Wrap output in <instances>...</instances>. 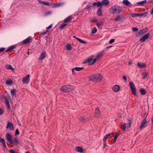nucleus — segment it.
Here are the masks:
<instances>
[{
  "label": "nucleus",
  "mask_w": 153,
  "mask_h": 153,
  "mask_svg": "<svg viewBox=\"0 0 153 153\" xmlns=\"http://www.w3.org/2000/svg\"><path fill=\"white\" fill-rule=\"evenodd\" d=\"M13 143H17L18 142V140L16 138H15L13 140Z\"/></svg>",
  "instance_id": "43"
},
{
  "label": "nucleus",
  "mask_w": 153,
  "mask_h": 153,
  "mask_svg": "<svg viewBox=\"0 0 153 153\" xmlns=\"http://www.w3.org/2000/svg\"><path fill=\"white\" fill-rule=\"evenodd\" d=\"M93 5L94 6H97L98 7L102 6L101 3V2L100 1L93 3Z\"/></svg>",
  "instance_id": "20"
},
{
  "label": "nucleus",
  "mask_w": 153,
  "mask_h": 153,
  "mask_svg": "<svg viewBox=\"0 0 153 153\" xmlns=\"http://www.w3.org/2000/svg\"><path fill=\"white\" fill-rule=\"evenodd\" d=\"M97 15L99 16H100L102 15V11L101 9L100 8L97 11Z\"/></svg>",
  "instance_id": "32"
},
{
  "label": "nucleus",
  "mask_w": 153,
  "mask_h": 153,
  "mask_svg": "<svg viewBox=\"0 0 153 153\" xmlns=\"http://www.w3.org/2000/svg\"><path fill=\"white\" fill-rule=\"evenodd\" d=\"M52 24H51V25H50L49 26H48V27H46V29H50V28H52Z\"/></svg>",
  "instance_id": "52"
},
{
  "label": "nucleus",
  "mask_w": 153,
  "mask_h": 153,
  "mask_svg": "<svg viewBox=\"0 0 153 153\" xmlns=\"http://www.w3.org/2000/svg\"><path fill=\"white\" fill-rule=\"evenodd\" d=\"M5 104L7 107L9 108L10 107L9 101L7 100V101H5Z\"/></svg>",
  "instance_id": "39"
},
{
  "label": "nucleus",
  "mask_w": 153,
  "mask_h": 153,
  "mask_svg": "<svg viewBox=\"0 0 153 153\" xmlns=\"http://www.w3.org/2000/svg\"><path fill=\"white\" fill-rule=\"evenodd\" d=\"M84 69V68L83 67H76L74 68H72V71L73 74L74 73V70L77 71H80L83 69Z\"/></svg>",
  "instance_id": "17"
},
{
  "label": "nucleus",
  "mask_w": 153,
  "mask_h": 153,
  "mask_svg": "<svg viewBox=\"0 0 153 153\" xmlns=\"http://www.w3.org/2000/svg\"><path fill=\"white\" fill-rule=\"evenodd\" d=\"M148 30V29L147 28H144L142 29V30H140L138 33L139 35H142L145 33Z\"/></svg>",
  "instance_id": "13"
},
{
  "label": "nucleus",
  "mask_w": 153,
  "mask_h": 153,
  "mask_svg": "<svg viewBox=\"0 0 153 153\" xmlns=\"http://www.w3.org/2000/svg\"><path fill=\"white\" fill-rule=\"evenodd\" d=\"M129 86L132 93L135 95H137L136 89L133 82H131L129 83Z\"/></svg>",
  "instance_id": "5"
},
{
  "label": "nucleus",
  "mask_w": 153,
  "mask_h": 153,
  "mask_svg": "<svg viewBox=\"0 0 153 153\" xmlns=\"http://www.w3.org/2000/svg\"><path fill=\"white\" fill-rule=\"evenodd\" d=\"M10 48H11V50H12L13 49L16 48V46H12Z\"/></svg>",
  "instance_id": "60"
},
{
  "label": "nucleus",
  "mask_w": 153,
  "mask_h": 153,
  "mask_svg": "<svg viewBox=\"0 0 153 153\" xmlns=\"http://www.w3.org/2000/svg\"><path fill=\"white\" fill-rule=\"evenodd\" d=\"M5 142V141L4 139H3L2 138H0V142H1L2 143H3Z\"/></svg>",
  "instance_id": "47"
},
{
  "label": "nucleus",
  "mask_w": 153,
  "mask_h": 153,
  "mask_svg": "<svg viewBox=\"0 0 153 153\" xmlns=\"http://www.w3.org/2000/svg\"><path fill=\"white\" fill-rule=\"evenodd\" d=\"M113 90L115 92H117L119 90V87L118 85H115L113 87Z\"/></svg>",
  "instance_id": "23"
},
{
  "label": "nucleus",
  "mask_w": 153,
  "mask_h": 153,
  "mask_svg": "<svg viewBox=\"0 0 153 153\" xmlns=\"http://www.w3.org/2000/svg\"><path fill=\"white\" fill-rule=\"evenodd\" d=\"M132 30L134 31H136L138 30V29L136 27H133Z\"/></svg>",
  "instance_id": "51"
},
{
  "label": "nucleus",
  "mask_w": 153,
  "mask_h": 153,
  "mask_svg": "<svg viewBox=\"0 0 153 153\" xmlns=\"http://www.w3.org/2000/svg\"><path fill=\"white\" fill-rule=\"evenodd\" d=\"M71 16H70L68 17H67V18H66V19H65L64 20V22H67L70 20H71Z\"/></svg>",
  "instance_id": "35"
},
{
  "label": "nucleus",
  "mask_w": 153,
  "mask_h": 153,
  "mask_svg": "<svg viewBox=\"0 0 153 153\" xmlns=\"http://www.w3.org/2000/svg\"><path fill=\"white\" fill-rule=\"evenodd\" d=\"M102 76L100 74H94L89 77V79L91 81H98L102 79Z\"/></svg>",
  "instance_id": "2"
},
{
  "label": "nucleus",
  "mask_w": 153,
  "mask_h": 153,
  "mask_svg": "<svg viewBox=\"0 0 153 153\" xmlns=\"http://www.w3.org/2000/svg\"><path fill=\"white\" fill-rule=\"evenodd\" d=\"M152 124H153V118H152Z\"/></svg>",
  "instance_id": "64"
},
{
  "label": "nucleus",
  "mask_w": 153,
  "mask_h": 153,
  "mask_svg": "<svg viewBox=\"0 0 153 153\" xmlns=\"http://www.w3.org/2000/svg\"><path fill=\"white\" fill-rule=\"evenodd\" d=\"M113 135L114 134L113 133V132L106 134L105 136L103 139V141L104 142H105L107 138H110L111 137H113Z\"/></svg>",
  "instance_id": "10"
},
{
  "label": "nucleus",
  "mask_w": 153,
  "mask_h": 153,
  "mask_svg": "<svg viewBox=\"0 0 153 153\" xmlns=\"http://www.w3.org/2000/svg\"><path fill=\"white\" fill-rule=\"evenodd\" d=\"M147 14L148 13L147 12L140 13H131L130 14L131 16L133 18L137 17H139L140 18L144 17L146 16Z\"/></svg>",
  "instance_id": "4"
},
{
  "label": "nucleus",
  "mask_w": 153,
  "mask_h": 153,
  "mask_svg": "<svg viewBox=\"0 0 153 153\" xmlns=\"http://www.w3.org/2000/svg\"><path fill=\"white\" fill-rule=\"evenodd\" d=\"M38 1L39 4H44V1H42L41 0H38Z\"/></svg>",
  "instance_id": "53"
},
{
  "label": "nucleus",
  "mask_w": 153,
  "mask_h": 153,
  "mask_svg": "<svg viewBox=\"0 0 153 153\" xmlns=\"http://www.w3.org/2000/svg\"><path fill=\"white\" fill-rule=\"evenodd\" d=\"M127 124H126L125 123H122L121 126V128L123 130V131L125 130L126 127H127Z\"/></svg>",
  "instance_id": "25"
},
{
  "label": "nucleus",
  "mask_w": 153,
  "mask_h": 153,
  "mask_svg": "<svg viewBox=\"0 0 153 153\" xmlns=\"http://www.w3.org/2000/svg\"><path fill=\"white\" fill-rule=\"evenodd\" d=\"M19 130L18 129H16V131H15V134L16 135L19 134Z\"/></svg>",
  "instance_id": "46"
},
{
  "label": "nucleus",
  "mask_w": 153,
  "mask_h": 153,
  "mask_svg": "<svg viewBox=\"0 0 153 153\" xmlns=\"http://www.w3.org/2000/svg\"><path fill=\"white\" fill-rule=\"evenodd\" d=\"M4 98H5V101H7V100H9L7 98V97H5Z\"/></svg>",
  "instance_id": "62"
},
{
  "label": "nucleus",
  "mask_w": 153,
  "mask_h": 153,
  "mask_svg": "<svg viewBox=\"0 0 153 153\" xmlns=\"http://www.w3.org/2000/svg\"><path fill=\"white\" fill-rule=\"evenodd\" d=\"M5 50V48H0V52H1Z\"/></svg>",
  "instance_id": "55"
},
{
  "label": "nucleus",
  "mask_w": 153,
  "mask_h": 153,
  "mask_svg": "<svg viewBox=\"0 0 153 153\" xmlns=\"http://www.w3.org/2000/svg\"><path fill=\"white\" fill-rule=\"evenodd\" d=\"M32 37L31 36H29L25 39L23 40V43L24 44H27L29 43Z\"/></svg>",
  "instance_id": "16"
},
{
  "label": "nucleus",
  "mask_w": 153,
  "mask_h": 153,
  "mask_svg": "<svg viewBox=\"0 0 153 153\" xmlns=\"http://www.w3.org/2000/svg\"><path fill=\"white\" fill-rule=\"evenodd\" d=\"M137 65L139 67L143 68L145 67L146 65L144 63L138 62L137 63Z\"/></svg>",
  "instance_id": "27"
},
{
  "label": "nucleus",
  "mask_w": 153,
  "mask_h": 153,
  "mask_svg": "<svg viewBox=\"0 0 153 153\" xmlns=\"http://www.w3.org/2000/svg\"><path fill=\"white\" fill-rule=\"evenodd\" d=\"M13 82V81L11 79H9L6 81V83L7 85H9L12 83Z\"/></svg>",
  "instance_id": "33"
},
{
  "label": "nucleus",
  "mask_w": 153,
  "mask_h": 153,
  "mask_svg": "<svg viewBox=\"0 0 153 153\" xmlns=\"http://www.w3.org/2000/svg\"><path fill=\"white\" fill-rule=\"evenodd\" d=\"M123 3L125 5L128 6L130 4V2L128 0H123Z\"/></svg>",
  "instance_id": "31"
},
{
  "label": "nucleus",
  "mask_w": 153,
  "mask_h": 153,
  "mask_svg": "<svg viewBox=\"0 0 153 153\" xmlns=\"http://www.w3.org/2000/svg\"><path fill=\"white\" fill-rule=\"evenodd\" d=\"M103 52H100L98 53L94 59V62H95L97 60H98L100 58L102 55Z\"/></svg>",
  "instance_id": "14"
},
{
  "label": "nucleus",
  "mask_w": 153,
  "mask_h": 153,
  "mask_svg": "<svg viewBox=\"0 0 153 153\" xmlns=\"http://www.w3.org/2000/svg\"><path fill=\"white\" fill-rule=\"evenodd\" d=\"M146 122L147 121L146 120V118H145L142 121L141 124L140 126V128L141 129L146 127V126H145V124H146Z\"/></svg>",
  "instance_id": "12"
},
{
  "label": "nucleus",
  "mask_w": 153,
  "mask_h": 153,
  "mask_svg": "<svg viewBox=\"0 0 153 153\" xmlns=\"http://www.w3.org/2000/svg\"><path fill=\"white\" fill-rule=\"evenodd\" d=\"M6 128H9L11 130H13L14 129L13 125L11 122L8 123Z\"/></svg>",
  "instance_id": "15"
},
{
  "label": "nucleus",
  "mask_w": 153,
  "mask_h": 153,
  "mask_svg": "<svg viewBox=\"0 0 153 153\" xmlns=\"http://www.w3.org/2000/svg\"><path fill=\"white\" fill-rule=\"evenodd\" d=\"M140 92L142 95H144L146 94L145 90L143 88H142L140 89Z\"/></svg>",
  "instance_id": "30"
},
{
  "label": "nucleus",
  "mask_w": 153,
  "mask_h": 153,
  "mask_svg": "<svg viewBox=\"0 0 153 153\" xmlns=\"http://www.w3.org/2000/svg\"><path fill=\"white\" fill-rule=\"evenodd\" d=\"M67 25V24H62L59 27V28L61 29H62L66 25Z\"/></svg>",
  "instance_id": "40"
},
{
  "label": "nucleus",
  "mask_w": 153,
  "mask_h": 153,
  "mask_svg": "<svg viewBox=\"0 0 153 153\" xmlns=\"http://www.w3.org/2000/svg\"><path fill=\"white\" fill-rule=\"evenodd\" d=\"M131 123L130 122H129V123L128 124H127V127L128 128H130L131 126Z\"/></svg>",
  "instance_id": "50"
},
{
  "label": "nucleus",
  "mask_w": 153,
  "mask_h": 153,
  "mask_svg": "<svg viewBox=\"0 0 153 153\" xmlns=\"http://www.w3.org/2000/svg\"><path fill=\"white\" fill-rule=\"evenodd\" d=\"M6 137L7 141L11 144H13V141L12 139V136L11 134L8 133L6 134Z\"/></svg>",
  "instance_id": "6"
},
{
  "label": "nucleus",
  "mask_w": 153,
  "mask_h": 153,
  "mask_svg": "<svg viewBox=\"0 0 153 153\" xmlns=\"http://www.w3.org/2000/svg\"><path fill=\"white\" fill-rule=\"evenodd\" d=\"M97 31V30L96 27H94L92 29L91 33L92 34H94Z\"/></svg>",
  "instance_id": "37"
},
{
  "label": "nucleus",
  "mask_w": 153,
  "mask_h": 153,
  "mask_svg": "<svg viewBox=\"0 0 153 153\" xmlns=\"http://www.w3.org/2000/svg\"><path fill=\"white\" fill-rule=\"evenodd\" d=\"M89 4L87 5L86 7V8L87 9H88L91 7V6H90V4H91V3H89Z\"/></svg>",
  "instance_id": "49"
},
{
  "label": "nucleus",
  "mask_w": 153,
  "mask_h": 153,
  "mask_svg": "<svg viewBox=\"0 0 153 153\" xmlns=\"http://www.w3.org/2000/svg\"><path fill=\"white\" fill-rule=\"evenodd\" d=\"M122 10L123 9L121 7L117 5L112 6L109 10L110 13L113 14H119Z\"/></svg>",
  "instance_id": "1"
},
{
  "label": "nucleus",
  "mask_w": 153,
  "mask_h": 153,
  "mask_svg": "<svg viewBox=\"0 0 153 153\" xmlns=\"http://www.w3.org/2000/svg\"><path fill=\"white\" fill-rule=\"evenodd\" d=\"M3 144V147L4 148H6V145L5 143V142L2 143Z\"/></svg>",
  "instance_id": "61"
},
{
  "label": "nucleus",
  "mask_w": 153,
  "mask_h": 153,
  "mask_svg": "<svg viewBox=\"0 0 153 153\" xmlns=\"http://www.w3.org/2000/svg\"><path fill=\"white\" fill-rule=\"evenodd\" d=\"M147 2V1L146 0H145L144 1H141L138 2H137V4H138L143 5L145 4Z\"/></svg>",
  "instance_id": "28"
},
{
  "label": "nucleus",
  "mask_w": 153,
  "mask_h": 153,
  "mask_svg": "<svg viewBox=\"0 0 153 153\" xmlns=\"http://www.w3.org/2000/svg\"><path fill=\"white\" fill-rule=\"evenodd\" d=\"M75 150L76 151L80 153H82L83 152L82 148L79 146L76 147L75 149Z\"/></svg>",
  "instance_id": "21"
},
{
  "label": "nucleus",
  "mask_w": 153,
  "mask_h": 153,
  "mask_svg": "<svg viewBox=\"0 0 153 153\" xmlns=\"http://www.w3.org/2000/svg\"><path fill=\"white\" fill-rule=\"evenodd\" d=\"M30 74L27 75L22 79V82L24 84H28L30 81Z\"/></svg>",
  "instance_id": "7"
},
{
  "label": "nucleus",
  "mask_w": 153,
  "mask_h": 153,
  "mask_svg": "<svg viewBox=\"0 0 153 153\" xmlns=\"http://www.w3.org/2000/svg\"><path fill=\"white\" fill-rule=\"evenodd\" d=\"M11 94L12 96H15L16 93V90L15 89H12L10 91Z\"/></svg>",
  "instance_id": "29"
},
{
  "label": "nucleus",
  "mask_w": 153,
  "mask_h": 153,
  "mask_svg": "<svg viewBox=\"0 0 153 153\" xmlns=\"http://www.w3.org/2000/svg\"><path fill=\"white\" fill-rule=\"evenodd\" d=\"M142 75L143 78H146L148 74L146 72H143L142 73Z\"/></svg>",
  "instance_id": "34"
},
{
  "label": "nucleus",
  "mask_w": 153,
  "mask_h": 153,
  "mask_svg": "<svg viewBox=\"0 0 153 153\" xmlns=\"http://www.w3.org/2000/svg\"><path fill=\"white\" fill-rule=\"evenodd\" d=\"M11 51L12 50H11V48H9L6 50V52H8L10 51Z\"/></svg>",
  "instance_id": "56"
},
{
  "label": "nucleus",
  "mask_w": 153,
  "mask_h": 153,
  "mask_svg": "<svg viewBox=\"0 0 153 153\" xmlns=\"http://www.w3.org/2000/svg\"><path fill=\"white\" fill-rule=\"evenodd\" d=\"M128 65H131L132 64V62H129V63H128Z\"/></svg>",
  "instance_id": "63"
},
{
  "label": "nucleus",
  "mask_w": 153,
  "mask_h": 153,
  "mask_svg": "<svg viewBox=\"0 0 153 153\" xmlns=\"http://www.w3.org/2000/svg\"><path fill=\"white\" fill-rule=\"evenodd\" d=\"M114 41H115V40L114 39H111L110 40V41L109 42V44L112 43L114 42Z\"/></svg>",
  "instance_id": "44"
},
{
  "label": "nucleus",
  "mask_w": 153,
  "mask_h": 153,
  "mask_svg": "<svg viewBox=\"0 0 153 153\" xmlns=\"http://www.w3.org/2000/svg\"><path fill=\"white\" fill-rule=\"evenodd\" d=\"M91 57V58H89L86 60L87 62L88 63V64L90 65H93L95 63L94 62V59H93L94 56H92Z\"/></svg>",
  "instance_id": "11"
},
{
  "label": "nucleus",
  "mask_w": 153,
  "mask_h": 153,
  "mask_svg": "<svg viewBox=\"0 0 153 153\" xmlns=\"http://www.w3.org/2000/svg\"><path fill=\"white\" fill-rule=\"evenodd\" d=\"M103 22L102 21H101L100 22H98L97 25L98 26H100L102 25H103Z\"/></svg>",
  "instance_id": "41"
},
{
  "label": "nucleus",
  "mask_w": 153,
  "mask_h": 153,
  "mask_svg": "<svg viewBox=\"0 0 153 153\" xmlns=\"http://www.w3.org/2000/svg\"><path fill=\"white\" fill-rule=\"evenodd\" d=\"M73 89V87L71 85H65L60 88L61 91L64 92L70 91Z\"/></svg>",
  "instance_id": "3"
},
{
  "label": "nucleus",
  "mask_w": 153,
  "mask_h": 153,
  "mask_svg": "<svg viewBox=\"0 0 153 153\" xmlns=\"http://www.w3.org/2000/svg\"><path fill=\"white\" fill-rule=\"evenodd\" d=\"M123 18V16H122L118 15L114 19V20L116 21H119L122 19Z\"/></svg>",
  "instance_id": "26"
},
{
  "label": "nucleus",
  "mask_w": 153,
  "mask_h": 153,
  "mask_svg": "<svg viewBox=\"0 0 153 153\" xmlns=\"http://www.w3.org/2000/svg\"><path fill=\"white\" fill-rule=\"evenodd\" d=\"M100 113L99 109L98 108H97L95 109V117H97L100 116Z\"/></svg>",
  "instance_id": "18"
},
{
  "label": "nucleus",
  "mask_w": 153,
  "mask_h": 153,
  "mask_svg": "<svg viewBox=\"0 0 153 153\" xmlns=\"http://www.w3.org/2000/svg\"><path fill=\"white\" fill-rule=\"evenodd\" d=\"M52 13L51 12V11H48V12L46 13L45 14V16H47L51 14Z\"/></svg>",
  "instance_id": "45"
},
{
  "label": "nucleus",
  "mask_w": 153,
  "mask_h": 153,
  "mask_svg": "<svg viewBox=\"0 0 153 153\" xmlns=\"http://www.w3.org/2000/svg\"><path fill=\"white\" fill-rule=\"evenodd\" d=\"M10 153H15V151L13 150H10Z\"/></svg>",
  "instance_id": "58"
},
{
  "label": "nucleus",
  "mask_w": 153,
  "mask_h": 153,
  "mask_svg": "<svg viewBox=\"0 0 153 153\" xmlns=\"http://www.w3.org/2000/svg\"><path fill=\"white\" fill-rule=\"evenodd\" d=\"M6 68L8 70H12L13 71H14V68H13L11 65H7L5 66Z\"/></svg>",
  "instance_id": "24"
},
{
  "label": "nucleus",
  "mask_w": 153,
  "mask_h": 153,
  "mask_svg": "<svg viewBox=\"0 0 153 153\" xmlns=\"http://www.w3.org/2000/svg\"><path fill=\"white\" fill-rule=\"evenodd\" d=\"M3 113V111L1 108H0V115H1Z\"/></svg>",
  "instance_id": "54"
},
{
  "label": "nucleus",
  "mask_w": 153,
  "mask_h": 153,
  "mask_svg": "<svg viewBox=\"0 0 153 153\" xmlns=\"http://www.w3.org/2000/svg\"><path fill=\"white\" fill-rule=\"evenodd\" d=\"M120 134L118 133H117V135L114 137V143H115V142L116 140L117 139V138L118 137V136Z\"/></svg>",
  "instance_id": "38"
},
{
  "label": "nucleus",
  "mask_w": 153,
  "mask_h": 153,
  "mask_svg": "<svg viewBox=\"0 0 153 153\" xmlns=\"http://www.w3.org/2000/svg\"><path fill=\"white\" fill-rule=\"evenodd\" d=\"M149 33H147L143 36L142 38L140 39L139 41L142 42H143L149 38Z\"/></svg>",
  "instance_id": "9"
},
{
  "label": "nucleus",
  "mask_w": 153,
  "mask_h": 153,
  "mask_svg": "<svg viewBox=\"0 0 153 153\" xmlns=\"http://www.w3.org/2000/svg\"><path fill=\"white\" fill-rule=\"evenodd\" d=\"M123 79L125 80V81H126V80H127V78L126 76H123Z\"/></svg>",
  "instance_id": "59"
},
{
  "label": "nucleus",
  "mask_w": 153,
  "mask_h": 153,
  "mask_svg": "<svg viewBox=\"0 0 153 153\" xmlns=\"http://www.w3.org/2000/svg\"><path fill=\"white\" fill-rule=\"evenodd\" d=\"M101 4L103 5L107 6L109 4V1L108 0H102L101 2Z\"/></svg>",
  "instance_id": "19"
},
{
  "label": "nucleus",
  "mask_w": 153,
  "mask_h": 153,
  "mask_svg": "<svg viewBox=\"0 0 153 153\" xmlns=\"http://www.w3.org/2000/svg\"><path fill=\"white\" fill-rule=\"evenodd\" d=\"M50 3L49 2H45L44 1V4H45V5H47V6H49L50 5Z\"/></svg>",
  "instance_id": "48"
},
{
  "label": "nucleus",
  "mask_w": 153,
  "mask_h": 153,
  "mask_svg": "<svg viewBox=\"0 0 153 153\" xmlns=\"http://www.w3.org/2000/svg\"><path fill=\"white\" fill-rule=\"evenodd\" d=\"M61 4L60 3L57 4H56V6H55V7H59L60 6Z\"/></svg>",
  "instance_id": "57"
},
{
  "label": "nucleus",
  "mask_w": 153,
  "mask_h": 153,
  "mask_svg": "<svg viewBox=\"0 0 153 153\" xmlns=\"http://www.w3.org/2000/svg\"><path fill=\"white\" fill-rule=\"evenodd\" d=\"M73 37L77 39L81 43L83 44H85L86 43V41H83L79 38H78L75 36H73Z\"/></svg>",
  "instance_id": "22"
},
{
  "label": "nucleus",
  "mask_w": 153,
  "mask_h": 153,
  "mask_svg": "<svg viewBox=\"0 0 153 153\" xmlns=\"http://www.w3.org/2000/svg\"><path fill=\"white\" fill-rule=\"evenodd\" d=\"M46 53L45 51L42 52L38 58V59L39 60H42L46 56Z\"/></svg>",
  "instance_id": "8"
},
{
  "label": "nucleus",
  "mask_w": 153,
  "mask_h": 153,
  "mask_svg": "<svg viewBox=\"0 0 153 153\" xmlns=\"http://www.w3.org/2000/svg\"><path fill=\"white\" fill-rule=\"evenodd\" d=\"M48 32V30H46V31H44V32H43L42 33H41V35H45V34L47 32Z\"/></svg>",
  "instance_id": "42"
},
{
  "label": "nucleus",
  "mask_w": 153,
  "mask_h": 153,
  "mask_svg": "<svg viewBox=\"0 0 153 153\" xmlns=\"http://www.w3.org/2000/svg\"><path fill=\"white\" fill-rule=\"evenodd\" d=\"M66 48L67 50L70 51L72 49L71 45L70 44H68L66 45Z\"/></svg>",
  "instance_id": "36"
}]
</instances>
